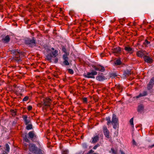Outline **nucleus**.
Here are the masks:
<instances>
[{
    "mask_svg": "<svg viewBox=\"0 0 154 154\" xmlns=\"http://www.w3.org/2000/svg\"><path fill=\"white\" fill-rule=\"evenodd\" d=\"M20 51L18 50H12L11 51V53L15 56V60L18 63L22 61V60L20 58V55L22 54Z\"/></svg>",
    "mask_w": 154,
    "mask_h": 154,
    "instance_id": "f257e3e1",
    "label": "nucleus"
},
{
    "mask_svg": "<svg viewBox=\"0 0 154 154\" xmlns=\"http://www.w3.org/2000/svg\"><path fill=\"white\" fill-rule=\"evenodd\" d=\"M111 124L113 125V128L114 129L118 128L119 123L118 119L116 115L114 114L112 115Z\"/></svg>",
    "mask_w": 154,
    "mask_h": 154,
    "instance_id": "f03ea898",
    "label": "nucleus"
},
{
    "mask_svg": "<svg viewBox=\"0 0 154 154\" xmlns=\"http://www.w3.org/2000/svg\"><path fill=\"white\" fill-rule=\"evenodd\" d=\"M25 44L29 45L30 47H33L35 46L36 45V40L34 37L31 39L30 38H27L25 42Z\"/></svg>",
    "mask_w": 154,
    "mask_h": 154,
    "instance_id": "7ed1b4c3",
    "label": "nucleus"
},
{
    "mask_svg": "<svg viewBox=\"0 0 154 154\" xmlns=\"http://www.w3.org/2000/svg\"><path fill=\"white\" fill-rule=\"evenodd\" d=\"M92 67L96 71L103 72L105 70L104 67L99 64L93 65Z\"/></svg>",
    "mask_w": 154,
    "mask_h": 154,
    "instance_id": "20e7f679",
    "label": "nucleus"
},
{
    "mask_svg": "<svg viewBox=\"0 0 154 154\" xmlns=\"http://www.w3.org/2000/svg\"><path fill=\"white\" fill-rule=\"evenodd\" d=\"M97 74V72L95 70H92L91 72H88L86 75H84V77L87 78H94V75H96Z\"/></svg>",
    "mask_w": 154,
    "mask_h": 154,
    "instance_id": "39448f33",
    "label": "nucleus"
},
{
    "mask_svg": "<svg viewBox=\"0 0 154 154\" xmlns=\"http://www.w3.org/2000/svg\"><path fill=\"white\" fill-rule=\"evenodd\" d=\"M111 51L112 53L114 54L115 55L117 56L120 54L121 49L120 47H117L112 48Z\"/></svg>",
    "mask_w": 154,
    "mask_h": 154,
    "instance_id": "423d86ee",
    "label": "nucleus"
},
{
    "mask_svg": "<svg viewBox=\"0 0 154 154\" xmlns=\"http://www.w3.org/2000/svg\"><path fill=\"white\" fill-rule=\"evenodd\" d=\"M37 148V147L34 144L30 143L29 145V150L34 153H36Z\"/></svg>",
    "mask_w": 154,
    "mask_h": 154,
    "instance_id": "0eeeda50",
    "label": "nucleus"
},
{
    "mask_svg": "<svg viewBox=\"0 0 154 154\" xmlns=\"http://www.w3.org/2000/svg\"><path fill=\"white\" fill-rule=\"evenodd\" d=\"M63 63L66 66L69 65V63L68 61V55L67 54H66L63 55Z\"/></svg>",
    "mask_w": 154,
    "mask_h": 154,
    "instance_id": "6e6552de",
    "label": "nucleus"
},
{
    "mask_svg": "<svg viewBox=\"0 0 154 154\" xmlns=\"http://www.w3.org/2000/svg\"><path fill=\"white\" fill-rule=\"evenodd\" d=\"M29 137L32 140H34L37 138V136L35 134L34 131H30L28 133Z\"/></svg>",
    "mask_w": 154,
    "mask_h": 154,
    "instance_id": "1a4fd4ad",
    "label": "nucleus"
},
{
    "mask_svg": "<svg viewBox=\"0 0 154 154\" xmlns=\"http://www.w3.org/2000/svg\"><path fill=\"white\" fill-rule=\"evenodd\" d=\"M103 132L105 136L107 138H109V132L106 127L104 126L103 127Z\"/></svg>",
    "mask_w": 154,
    "mask_h": 154,
    "instance_id": "9d476101",
    "label": "nucleus"
},
{
    "mask_svg": "<svg viewBox=\"0 0 154 154\" xmlns=\"http://www.w3.org/2000/svg\"><path fill=\"white\" fill-rule=\"evenodd\" d=\"M26 125H28L31 122L29 117H28L26 115H23L22 117Z\"/></svg>",
    "mask_w": 154,
    "mask_h": 154,
    "instance_id": "9b49d317",
    "label": "nucleus"
},
{
    "mask_svg": "<svg viewBox=\"0 0 154 154\" xmlns=\"http://www.w3.org/2000/svg\"><path fill=\"white\" fill-rule=\"evenodd\" d=\"M43 105L45 106H49L51 102V99L49 98H45L44 100Z\"/></svg>",
    "mask_w": 154,
    "mask_h": 154,
    "instance_id": "f8f14e48",
    "label": "nucleus"
},
{
    "mask_svg": "<svg viewBox=\"0 0 154 154\" xmlns=\"http://www.w3.org/2000/svg\"><path fill=\"white\" fill-rule=\"evenodd\" d=\"M143 59L145 62L149 63H151L153 62L152 60L150 57L147 56H144Z\"/></svg>",
    "mask_w": 154,
    "mask_h": 154,
    "instance_id": "ddd939ff",
    "label": "nucleus"
},
{
    "mask_svg": "<svg viewBox=\"0 0 154 154\" xmlns=\"http://www.w3.org/2000/svg\"><path fill=\"white\" fill-rule=\"evenodd\" d=\"M145 51L143 50H140L137 51L136 53V55L138 57H143L145 54Z\"/></svg>",
    "mask_w": 154,
    "mask_h": 154,
    "instance_id": "4468645a",
    "label": "nucleus"
},
{
    "mask_svg": "<svg viewBox=\"0 0 154 154\" xmlns=\"http://www.w3.org/2000/svg\"><path fill=\"white\" fill-rule=\"evenodd\" d=\"M10 38L9 35H7L4 38H2V42L4 43H7L8 42Z\"/></svg>",
    "mask_w": 154,
    "mask_h": 154,
    "instance_id": "2eb2a0df",
    "label": "nucleus"
},
{
    "mask_svg": "<svg viewBox=\"0 0 154 154\" xmlns=\"http://www.w3.org/2000/svg\"><path fill=\"white\" fill-rule=\"evenodd\" d=\"M115 88L117 90V91L121 92L123 89V88L120 84H116L115 85Z\"/></svg>",
    "mask_w": 154,
    "mask_h": 154,
    "instance_id": "dca6fc26",
    "label": "nucleus"
},
{
    "mask_svg": "<svg viewBox=\"0 0 154 154\" xmlns=\"http://www.w3.org/2000/svg\"><path fill=\"white\" fill-rule=\"evenodd\" d=\"M92 141L91 143H95L97 142L99 140V135H97L92 138Z\"/></svg>",
    "mask_w": 154,
    "mask_h": 154,
    "instance_id": "f3484780",
    "label": "nucleus"
},
{
    "mask_svg": "<svg viewBox=\"0 0 154 154\" xmlns=\"http://www.w3.org/2000/svg\"><path fill=\"white\" fill-rule=\"evenodd\" d=\"M10 150V147L8 144L7 143L5 144V150L3 151V153L2 154H8Z\"/></svg>",
    "mask_w": 154,
    "mask_h": 154,
    "instance_id": "a211bd4d",
    "label": "nucleus"
},
{
    "mask_svg": "<svg viewBox=\"0 0 154 154\" xmlns=\"http://www.w3.org/2000/svg\"><path fill=\"white\" fill-rule=\"evenodd\" d=\"M125 50L128 52L130 54H132L133 52V51L132 48L129 46H126L125 48Z\"/></svg>",
    "mask_w": 154,
    "mask_h": 154,
    "instance_id": "6ab92c4d",
    "label": "nucleus"
},
{
    "mask_svg": "<svg viewBox=\"0 0 154 154\" xmlns=\"http://www.w3.org/2000/svg\"><path fill=\"white\" fill-rule=\"evenodd\" d=\"M54 57L50 53L48 54L46 56V59L50 62H52V59Z\"/></svg>",
    "mask_w": 154,
    "mask_h": 154,
    "instance_id": "aec40b11",
    "label": "nucleus"
},
{
    "mask_svg": "<svg viewBox=\"0 0 154 154\" xmlns=\"http://www.w3.org/2000/svg\"><path fill=\"white\" fill-rule=\"evenodd\" d=\"M147 94V92L146 91H144L142 93H140L139 95L134 97V98H138L140 97L146 96Z\"/></svg>",
    "mask_w": 154,
    "mask_h": 154,
    "instance_id": "412c9836",
    "label": "nucleus"
},
{
    "mask_svg": "<svg viewBox=\"0 0 154 154\" xmlns=\"http://www.w3.org/2000/svg\"><path fill=\"white\" fill-rule=\"evenodd\" d=\"M106 79L104 76H98L96 77V79L100 81H103Z\"/></svg>",
    "mask_w": 154,
    "mask_h": 154,
    "instance_id": "4be33fe9",
    "label": "nucleus"
},
{
    "mask_svg": "<svg viewBox=\"0 0 154 154\" xmlns=\"http://www.w3.org/2000/svg\"><path fill=\"white\" fill-rule=\"evenodd\" d=\"M58 51L55 50L54 51H52L50 53V54L52 56L54 57H55L58 55Z\"/></svg>",
    "mask_w": 154,
    "mask_h": 154,
    "instance_id": "5701e85b",
    "label": "nucleus"
},
{
    "mask_svg": "<svg viewBox=\"0 0 154 154\" xmlns=\"http://www.w3.org/2000/svg\"><path fill=\"white\" fill-rule=\"evenodd\" d=\"M144 109V106L142 104H141L139 106L137 109L138 112H140L143 111Z\"/></svg>",
    "mask_w": 154,
    "mask_h": 154,
    "instance_id": "b1692460",
    "label": "nucleus"
},
{
    "mask_svg": "<svg viewBox=\"0 0 154 154\" xmlns=\"http://www.w3.org/2000/svg\"><path fill=\"white\" fill-rule=\"evenodd\" d=\"M150 44V42L148 41V40L146 39L145 40L144 42L143 43V44L145 45V47H148V46Z\"/></svg>",
    "mask_w": 154,
    "mask_h": 154,
    "instance_id": "393cba45",
    "label": "nucleus"
},
{
    "mask_svg": "<svg viewBox=\"0 0 154 154\" xmlns=\"http://www.w3.org/2000/svg\"><path fill=\"white\" fill-rule=\"evenodd\" d=\"M22 136L23 137V140H24L25 142H28V143L29 142V140L27 138L26 134H25V135L24 134H23L22 135Z\"/></svg>",
    "mask_w": 154,
    "mask_h": 154,
    "instance_id": "a878e982",
    "label": "nucleus"
},
{
    "mask_svg": "<svg viewBox=\"0 0 154 154\" xmlns=\"http://www.w3.org/2000/svg\"><path fill=\"white\" fill-rule=\"evenodd\" d=\"M131 72L128 70H126L124 73V74L125 75V76H128L131 75Z\"/></svg>",
    "mask_w": 154,
    "mask_h": 154,
    "instance_id": "bb28decb",
    "label": "nucleus"
},
{
    "mask_svg": "<svg viewBox=\"0 0 154 154\" xmlns=\"http://www.w3.org/2000/svg\"><path fill=\"white\" fill-rule=\"evenodd\" d=\"M111 152L110 151V153H111L112 154H118L117 150H115L113 148H111Z\"/></svg>",
    "mask_w": 154,
    "mask_h": 154,
    "instance_id": "cd10ccee",
    "label": "nucleus"
},
{
    "mask_svg": "<svg viewBox=\"0 0 154 154\" xmlns=\"http://www.w3.org/2000/svg\"><path fill=\"white\" fill-rule=\"evenodd\" d=\"M44 151L39 148H37V152L35 154H43Z\"/></svg>",
    "mask_w": 154,
    "mask_h": 154,
    "instance_id": "c85d7f7f",
    "label": "nucleus"
},
{
    "mask_svg": "<svg viewBox=\"0 0 154 154\" xmlns=\"http://www.w3.org/2000/svg\"><path fill=\"white\" fill-rule=\"evenodd\" d=\"M106 120L107 121V124L108 125H109L110 123H111V121L109 117H106Z\"/></svg>",
    "mask_w": 154,
    "mask_h": 154,
    "instance_id": "c756f323",
    "label": "nucleus"
},
{
    "mask_svg": "<svg viewBox=\"0 0 154 154\" xmlns=\"http://www.w3.org/2000/svg\"><path fill=\"white\" fill-rule=\"evenodd\" d=\"M115 63L116 65H119L122 63L120 59H118L115 62Z\"/></svg>",
    "mask_w": 154,
    "mask_h": 154,
    "instance_id": "7c9ffc66",
    "label": "nucleus"
},
{
    "mask_svg": "<svg viewBox=\"0 0 154 154\" xmlns=\"http://www.w3.org/2000/svg\"><path fill=\"white\" fill-rule=\"evenodd\" d=\"M10 112L11 113L12 116H15L16 115L17 111L16 109H11Z\"/></svg>",
    "mask_w": 154,
    "mask_h": 154,
    "instance_id": "2f4dec72",
    "label": "nucleus"
},
{
    "mask_svg": "<svg viewBox=\"0 0 154 154\" xmlns=\"http://www.w3.org/2000/svg\"><path fill=\"white\" fill-rule=\"evenodd\" d=\"M153 85H152V84H151L149 82V83L147 85V88L148 90H150L151 89H152L153 88Z\"/></svg>",
    "mask_w": 154,
    "mask_h": 154,
    "instance_id": "473e14b6",
    "label": "nucleus"
},
{
    "mask_svg": "<svg viewBox=\"0 0 154 154\" xmlns=\"http://www.w3.org/2000/svg\"><path fill=\"white\" fill-rule=\"evenodd\" d=\"M26 127V129L27 130L31 129L32 128V125L31 124H28Z\"/></svg>",
    "mask_w": 154,
    "mask_h": 154,
    "instance_id": "72a5a7b5",
    "label": "nucleus"
},
{
    "mask_svg": "<svg viewBox=\"0 0 154 154\" xmlns=\"http://www.w3.org/2000/svg\"><path fill=\"white\" fill-rule=\"evenodd\" d=\"M134 118H132L130 120L129 122L131 125L132 126V127L134 128V123H133Z\"/></svg>",
    "mask_w": 154,
    "mask_h": 154,
    "instance_id": "f704fd0d",
    "label": "nucleus"
},
{
    "mask_svg": "<svg viewBox=\"0 0 154 154\" xmlns=\"http://www.w3.org/2000/svg\"><path fill=\"white\" fill-rule=\"evenodd\" d=\"M150 83L153 85H154V77H152L150 80L149 82Z\"/></svg>",
    "mask_w": 154,
    "mask_h": 154,
    "instance_id": "c9c22d12",
    "label": "nucleus"
},
{
    "mask_svg": "<svg viewBox=\"0 0 154 154\" xmlns=\"http://www.w3.org/2000/svg\"><path fill=\"white\" fill-rule=\"evenodd\" d=\"M55 58L54 59H52V62H54L55 63H57L58 60V59L57 57H54Z\"/></svg>",
    "mask_w": 154,
    "mask_h": 154,
    "instance_id": "e433bc0d",
    "label": "nucleus"
},
{
    "mask_svg": "<svg viewBox=\"0 0 154 154\" xmlns=\"http://www.w3.org/2000/svg\"><path fill=\"white\" fill-rule=\"evenodd\" d=\"M68 72L70 74H73L74 73V71L72 69H68Z\"/></svg>",
    "mask_w": 154,
    "mask_h": 154,
    "instance_id": "4c0bfd02",
    "label": "nucleus"
},
{
    "mask_svg": "<svg viewBox=\"0 0 154 154\" xmlns=\"http://www.w3.org/2000/svg\"><path fill=\"white\" fill-rule=\"evenodd\" d=\"M29 97L27 96L25 97L23 99V101H26L29 99Z\"/></svg>",
    "mask_w": 154,
    "mask_h": 154,
    "instance_id": "58836bf2",
    "label": "nucleus"
},
{
    "mask_svg": "<svg viewBox=\"0 0 154 154\" xmlns=\"http://www.w3.org/2000/svg\"><path fill=\"white\" fill-rule=\"evenodd\" d=\"M100 146V145L99 144H96V145L94 146V147L93 148V149H96L98 147H99Z\"/></svg>",
    "mask_w": 154,
    "mask_h": 154,
    "instance_id": "ea45409f",
    "label": "nucleus"
},
{
    "mask_svg": "<svg viewBox=\"0 0 154 154\" xmlns=\"http://www.w3.org/2000/svg\"><path fill=\"white\" fill-rule=\"evenodd\" d=\"M69 152L67 150H64L62 152V154H68Z\"/></svg>",
    "mask_w": 154,
    "mask_h": 154,
    "instance_id": "a19ab883",
    "label": "nucleus"
},
{
    "mask_svg": "<svg viewBox=\"0 0 154 154\" xmlns=\"http://www.w3.org/2000/svg\"><path fill=\"white\" fill-rule=\"evenodd\" d=\"M32 109V107L31 106H28L27 109L28 111H30Z\"/></svg>",
    "mask_w": 154,
    "mask_h": 154,
    "instance_id": "79ce46f5",
    "label": "nucleus"
},
{
    "mask_svg": "<svg viewBox=\"0 0 154 154\" xmlns=\"http://www.w3.org/2000/svg\"><path fill=\"white\" fill-rule=\"evenodd\" d=\"M87 101V99L86 97H84L83 98V101L84 103H86Z\"/></svg>",
    "mask_w": 154,
    "mask_h": 154,
    "instance_id": "37998d69",
    "label": "nucleus"
},
{
    "mask_svg": "<svg viewBox=\"0 0 154 154\" xmlns=\"http://www.w3.org/2000/svg\"><path fill=\"white\" fill-rule=\"evenodd\" d=\"M62 51H63L65 53V54H66V48H65L64 47H63V48H62Z\"/></svg>",
    "mask_w": 154,
    "mask_h": 154,
    "instance_id": "c03bdc74",
    "label": "nucleus"
},
{
    "mask_svg": "<svg viewBox=\"0 0 154 154\" xmlns=\"http://www.w3.org/2000/svg\"><path fill=\"white\" fill-rule=\"evenodd\" d=\"M133 144L135 146H137V144L134 140L133 139L132 140Z\"/></svg>",
    "mask_w": 154,
    "mask_h": 154,
    "instance_id": "a18cd8bd",
    "label": "nucleus"
},
{
    "mask_svg": "<svg viewBox=\"0 0 154 154\" xmlns=\"http://www.w3.org/2000/svg\"><path fill=\"white\" fill-rule=\"evenodd\" d=\"M94 152V151L92 149H91L89 150V151L88 152V153L90 154L91 153H92Z\"/></svg>",
    "mask_w": 154,
    "mask_h": 154,
    "instance_id": "49530a36",
    "label": "nucleus"
},
{
    "mask_svg": "<svg viewBox=\"0 0 154 154\" xmlns=\"http://www.w3.org/2000/svg\"><path fill=\"white\" fill-rule=\"evenodd\" d=\"M42 105V103H39L37 104V106L38 107H40Z\"/></svg>",
    "mask_w": 154,
    "mask_h": 154,
    "instance_id": "de8ad7c7",
    "label": "nucleus"
},
{
    "mask_svg": "<svg viewBox=\"0 0 154 154\" xmlns=\"http://www.w3.org/2000/svg\"><path fill=\"white\" fill-rule=\"evenodd\" d=\"M132 26H135L136 25V23L134 22L133 23H132Z\"/></svg>",
    "mask_w": 154,
    "mask_h": 154,
    "instance_id": "09e8293b",
    "label": "nucleus"
},
{
    "mask_svg": "<svg viewBox=\"0 0 154 154\" xmlns=\"http://www.w3.org/2000/svg\"><path fill=\"white\" fill-rule=\"evenodd\" d=\"M154 146V144L153 145L149 146V148H152Z\"/></svg>",
    "mask_w": 154,
    "mask_h": 154,
    "instance_id": "8fccbe9b",
    "label": "nucleus"
},
{
    "mask_svg": "<svg viewBox=\"0 0 154 154\" xmlns=\"http://www.w3.org/2000/svg\"><path fill=\"white\" fill-rule=\"evenodd\" d=\"M120 151L121 152V154H125V153L123 152V151H122V150H120Z\"/></svg>",
    "mask_w": 154,
    "mask_h": 154,
    "instance_id": "3c124183",
    "label": "nucleus"
},
{
    "mask_svg": "<svg viewBox=\"0 0 154 154\" xmlns=\"http://www.w3.org/2000/svg\"><path fill=\"white\" fill-rule=\"evenodd\" d=\"M132 23H131V22L129 23L128 24V26H132Z\"/></svg>",
    "mask_w": 154,
    "mask_h": 154,
    "instance_id": "603ef678",
    "label": "nucleus"
},
{
    "mask_svg": "<svg viewBox=\"0 0 154 154\" xmlns=\"http://www.w3.org/2000/svg\"><path fill=\"white\" fill-rule=\"evenodd\" d=\"M115 89H116V88H115V87H114L112 88H111V90H112V91H114Z\"/></svg>",
    "mask_w": 154,
    "mask_h": 154,
    "instance_id": "864d4df0",
    "label": "nucleus"
},
{
    "mask_svg": "<svg viewBox=\"0 0 154 154\" xmlns=\"http://www.w3.org/2000/svg\"><path fill=\"white\" fill-rule=\"evenodd\" d=\"M51 49H52V50H54V48H52Z\"/></svg>",
    "mask_w": 154,
    "mask_h": 154,
    "instance_id": "5fc2aeb1",
    "label": "nucleus"
},
{
    "mask_svg": "<svg viewBox=\"0 0 154 154\" xmlns=\"http://www.w3.org/2000/svg\"><path fill=\"white\" fill-rule=\"evenodd\" d=\"M62 11V8H60V11Z\"/></svg>",
    "mask_w": 154,
    "mask_h": 154,
    "instance_id": "6e6d98bb",
    "label": "nucleus"
},
{
    "mask_svg": "<svg viewBox=\"0 0 154 154\" xmlns=\"http://www.w3.org/2000/svg\"><path fill=\"white\" fill-rule=\"evenodd\" d=\"M25 146H27V145H26L25 143Z\"/></svg>",
    "mask_w": 154,
    "mask_h": 154,
    "instance_id": "4d7b16f0",
    "label": "nucleus"
},
{
    "mask_svg": "<svg viewBox=\"0 0 154 154\" xmlns=\"http://www.w3.org/2000/svg\"><path fill=\"white\" fill-rule=\"evenodd\" d=\"M2 147V146L0 145V148Z\"/></svg>",
    "mask_w": 154,
    "mask_h": 154,
    "instance_id": "13d9d810",
    "label": "nucleus"
},
{
    "mask_svg": "<svg viewBox=\"0 0 154 154\" xmlns=\"http://www.w3.org/2000/svg\"><path fill=\"white\" fill-rule=\"evenodd\" d=\"M93 154H97L96 153H94Z\"/></svg>",
    "mask_w": 154,
    "mask_h": 154,
    "instance_id": "bf43d9fd",
    "label": "nucleus"
}]
</instances>
